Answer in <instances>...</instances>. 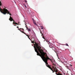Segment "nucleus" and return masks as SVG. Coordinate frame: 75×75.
Wrapping results in <instances>:
<instances>
[{"label": "nucleus", "instance_id": "f257e3e1", "mask_svg": "<svg viewBox=\"0 0 75 75\" xmlns=\"http://www.w3.org/2000/svg\"><path fill=\"white\" fill-rule=\"evenodd\" d=\"M35 44L34 45H35L34 46V48L35 52H36L37 53V55H39V56H40V57H42V54L43 53H44V57L46 56V55H47V53L44 52V51L42 50V49H41V47L40 46V43H37L35 42Z\"/></svg>", "mask_w": 75, "mask_h": 75}, {"label": "nucleus", "instance_id": "f03ea898", "mask_svg": "<svg viewBox=\"0 0 75 75\" xmlns=\"http://www.w3.org/2000/svg\"><path fill=\"white\" fill-rule=\"evenodd\" d=\"M44 55H45V53H43V54H42V57H41V58L42 59L43 61H44V62H45V63H46V65L47 67H48L49 68H50V69L51 70V71H52L53 73H54V68H51V66H50V65H49L48 64V63H47L48 59L51 60V59L49 58V57H48L47 55H46V57H44ZM53 66L54 67H55V66L54 65L53 66V67H53Z\"/></svg>", "mask_w": 75, "mask_h": 75}, {"label": "nucleus", "instance_id": "7ed1b4c3", "mask_svg": "<svg viewBox=\"0 0 75 75\" xmlns=\"http://www.w3.org/2000/svg\"><path fill=\"white\" fill-rule=\"evenodd\" d=\"M53 65L54 66H54H53L52 67V68L54 69V72H55L56 74L57 75H62V74H61V73L59 72L58 73V74L57 73V72L58 71V69H57V68L56 67V65H55V64L54 63H53Z\"/></svg>", "mask_w": 75, "mask_h": 75}, {"label": "nucleus", "instance_id": "20e7f679", "mask_svg": "<svg viewBox=\"0 0 75 75\" xmlns=\"http://www.w3.org/2000/svg\"><path fill=\"white\" fill-rule=\"evenodd\" d=\"M9 20L11 21H13V24H16V25H18V24H19V23H20V22H18V23H16V22L14 21V20L13 19V18L11 17V16H10V18Z\"/></svg>", "mask_w": 75, "mask_h": 75}, {"label": "nucleus", "instance_id": "39448f33", "mask_svg": "<svg viewBox=\"0 0 75 75\" xmlns=\"http://www.w3.org/2000/svg\"><path fill=\"white\" fill-rule=\"evenodd\" d=\"M27 13L28 14H30V11L28 10H27V11H26Z\"/></svg>", "mask_w": 75, "mask_h": 75}, {"label": "nucleus", "instance_id": "423d86ee", "mask_svg": "<svg viewBox=\"0 0 75 75\" xmlns=\"http://www.w3.org/2000/svg\"><path fill=\"white\" fill-rule=\"evenodd\" d=\"M32 20H33V22L34 24H35V25H37V24H36V23H35V21L34 20V19L32 18Z\"/></svg>", "mask_w": 75, "mask_h": 75}, {"label": "nucleus", "instance_id": "0eeeda50", "mask_svg": "<svg viewBox=\"0 0 75 75\" xmlns=\"http://www.w3.org/2000/svg\"><path fill=\"white\" fill-rule=\"evenodd\" d=\"M24 5L25 7L26 8H27V4H24Z\"/></svg>", "mask_w": 75, "mask_h": 75}, {"label": "nucleus", "instance_id": "6e6552de", "mask_svg": "<svg viewBox=\"0 0 75 75\" xmlns=\"http://www.w3.org/2000/svg\"><path fill=\"white\" fill-rule=\"evenodd\" d=\"M26 30H28V31H31V29H30L28 28H27Z\"/></svg>", "mask_w": 75, "mask_h": 75}, {"label": "nucleus", "instance_id": "1a4fd4ad", "mask_svg": "<svg viewBox=\"0 0 75 75\" xmlns=\"http://www.w3.org/2000/svg\"><path fill=\"white\" fill-rule=\"evenodd\" d=\"M40 27L41 28V29H42V30H43V29H44V27H43V26H40Z\"/></svg>", "mask_w": 75, "mask_h": 75}, {"label": "nucleus", "instance_id": "9d476101", "mask_svg": "<svg viewBox=\"0 0 75 75\" xmlns=\"http://www.w3.org/2000/svg\"><path fill=\"white\" fill-rule=\"evenodd\" d=\"M21 32L22 33H23V34H26V33L23 31H21Z\"/></svg>", "mask_w": 75, "mask_h": 75}, {"label": "nucleus", "instance_id": "9b49d317", "mask_svg": "<svg viewBox=\"0 0 75 75\" xmlns=\"http://www.w3.org/2000/svg\"><path fill=\"white\" fill-rule=\"evenodd\" d=\"M40 33L42 34V35H44V34H42V33L41 32V31H40Z\"/></svg>", "mask_w": 75, "mask_h": 75}, {"label": "nucleus", "instance_id": "f8f14e48", "mask_svg": "<svg viewBox=\"0 0 75 75\" xmlns=\"http://www.w3.org/2000/svg\"><path fill=\"white\" fill-rule=\"evenodd\" d=\"M1 5H2V4H1V2L0 1V6H1Z\"/></svg>", "mask_w": 75, "mask_h": 75}, {"label": "nucleus", "instance_id": "ddd939ff", "mask_svg": "<svg viewBox=\"0 0 75 75\" xmlns=\"http://www.w3.org/2000/svg\"><path fill=\"white\" fill-rule=\"evenodd\" d=\"M66 68H67V69H69V68H68V66H67V65L66 66Z\"/></svg>", "mask_w": 75, "mask_h": 75}, {"label": "nucleus", "instance_id": "4468645a", "mask_svg": "<svg viewBox=\"0 0 75 75\" xmlns=\"http://www.w3.org/2000/svg\"><path fill=\"white\" fill-rule=\"evenodd\" d=\"M31 42L32 43H34V41H33V40H31Z\"/></svg>", "mask_w": 75, "mask_h": 75}, {"label": "nucleus", "instance_id": "2eb2a0df", "mask_svg": "<svg viewBox=\"0 0 75 75\" xmlns=\"http://www.w3.org/2000/svg\"><path fill=\"white\" fill-rule=\"evenodd\" d=\"M20 29H22V30H23V31H24V29H23V28H20Z\"/></svg>", "mask_w": 75, "mask_h": 75}, {"label": "nucleus", "instance_id": "dca6fc26", "mask_svg": "<svg viewBox=\"0 0 75 75\" xmlns=\"http://www.w3.org/2000/svg\"><path fill=\"white\" fill-rule=\"evenodd\" d=\"M65 45H66V46H69L67 44H65Z\"/></svg>", "mask_w": 75, "mask_h": 75}, {"label": "nucleus", "instance_id": "f3484780", "mask_svg": "<svg viewBox=\"0 0 75 75\" xmlns=\"http://www.w3.org/2000/svg\"><path fill=\"white\" fill-rule=\"evenodd\" d=\"M43 35V36L42 37V38H43V39H45V38H44V35Z\"/></svg>", "mask_w": 75, "mask_h": 75}, {"label": "nucleus", "instance_id": "a211bd4d", "mask_svg": "<svg viewBox=\"0 0 75 75\" xmlns=\"http://www.w3.org/2000/svg\"><path fill=\"white\" fill-rule=\"evenodd\" d=\"M25 34V35H26V36H27L28 37V35H27V34H26H26Z\"/></svg>", "mask_w": 75, "mask_h": 75}, {"label": "nucleus", "instance_id": "6ab92c4d", "mask_svg": "<svg viewBox=\"0 0 75 75\" xmlns=\"http://www.w3.org/2000/svg\"><path fill=\"white\" fill-rule=\"evenodd\" d=\"M48 44H50V42L49 41H48Z\"/></svg>", "mask_w": 75, "mask_h": 75}, {"label": "nucleus", "instance_id": "aec40b11", "mask_svg": "<svg viewBox=\"0 0 75 75\" xmlns=\"http://www.w3.org/2000/svg\"><path fill=\"white\" fill-rule=\"evenodd\" d=\"M29 39L30 40V41H31V39H30V38H29Z\"/></svg>", "mask_w": 75, "mask_h": 75}, {"label": "nucleus", "instance_id": "412c9836", "mask_svg": "<svg viewBox=\"0 0 75 75\" xmlns=\"http://www.w3.org/2000/svg\"><path fill=\"white\" fill-rule=\"evenodd\" d=\"M25 2L26 3H27V1H25Z\"/></svg>", "mask_w": 75, "mask_h": 75}, {"label": "nucleus", "instance_id": "4be33fe9", "mask_svg": "<svg viewBox=\"0 0 75 75\" xmlns=\"http://www.w3.org/2000/svg\"><path fill=\"white\" fill-rule=\"evenodd\" d=\"M19 28L18 26H17V28Z\"/></svg>", "mask_w": 75, "mask_h": 75}, {"label": "nucleus", "instance_id": "5701e85b", "mask_svg": "<svg viewBox=\"0 0 75 75\" xmlns=\"http://www.w3.org/2000/svg\"><path fill=\"white\" fill-rule=\"evenodd\" d=\"M19 31H21V30H20V29H19Z\"/></svg>", "mask_w": 75, "mask_h": 75}, {"label": "nucleus", "instance_id": "b1692460", "mask_svg": "<svg viewBox=\"0 0 75 75\" xmlns=\"http://www.w3.org/2000/svg\"><path fill=\"white\" fill-rule=\"evenodd\" d=\"M28 38H29V36H28Z\"/></svg>", "mask_w": 75, "mask_h": 75}, {"label": "nucleus", "instance_id": "393cba45", "mask_svg": "<svg viewBox=\"0 0 75 75\" xmlns=\"http://www.w3.org/2000/svg\"><path fill=\"white\" fill-rule=\"evenodd\" d=\"M25 27H26V28H28L27 27V25H26V26H25Z\"/></svg>", "mask_w": 75, "mask_h": 75}, {"label": "nucleus", "instance_id": "a878e982", "mask_svg": "<svg viewBox=\"0 0 75 75\" xmlns=\"http://www.w3.org/2000/svg\"><path fill=\"white\" fill-rule=\"evenodd\" d=\"M70 66H71V67H72V66L71 64L70 65Z\"/></svg>", "mask_w": 75, "mask_h": 75}, {"label": "nucleus", "instance_id": "bb28decb", "mask_svg": "<svg viewBox=\"0 0 75 75\" xmlns=\"http://www.w3.org/2000/svg\"><path fill=\"white\" fill-rule=\"evenodd\" d=\"M14 25L15 26H16V25Z\"/></svg>", "mask_w": 75, "mask_h": 75}, {"label": "nucleus", "instance_id": "cd10ccee", "mask_svg": "<svg viewBox=\"0 0 75 75\" xmlns=\"http://www.w3.org/2000/svg\"><path fill=\"white\" fill-rule=\"evenodd\" d=\"M20 30V29H19V28H18V30Z\"/></svg>", "mask_w": 75, "mask_h": 75}, {"label": "nucleus", "instance_id": "c85d7f7f", "mask_svg": "<svg viewBox=\"0 0 75 75\" xmlns=\"http://www.w3.org/2000/svg\"><path fill=\"white\" fill-rule=\"evenodd\" d=\"M64 75H65V73H64Z\"/></svg>", "mask_w": 75, "mask_h": 75}, {"label": "nucleus", "instance_id": "c756f323", "mask_svg": "<svg viewBox=\"0 0 75 75\" xmlns=\"http://www.w3.org/2000/svg\"><path fill=\"white\" fill-rule=\"evenodd\" d=\"M39 29H40V28H39Z\"/></svg>", "mask_w": 75, "mask_h": 75}, {"label": "nucleus", "instance_id": "7c9ffc66", "mask_svg": "<svg viewBox=\"0 0 75 75\" xmlns=\"http://www.w3.org/2000/svg\"><path fill=\"white\" fill-rule=\"evenodd\" d=\"M62 63H63V62H62Z\"/></svg>", "mask_w": 75, "mask_h": 75}]
</instances>
